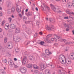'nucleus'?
I'll list each match as a JSON object with an SVG mask.
<instances>
[{
    "label": "nucleus",
    "instance_id": "3",
    "mask_svg": "<svg viewBox=\"0 0 74 74\" xmlns=\"http://www.w3.org/2000/svg\"><path fill=\"white\" fill-rule=\"evenodd\" d=\"M7 47L8 49H11L13 47L12 44L10 42H9L7 43Z\"/></svg>",
    "mask_w": 74,
    "mask_h": 74
},
{
    "label": "nucleus",
    "instance_id": "28",
    "mask_svg": "<svg viewBox=\"0 0 74 74\" xmlns=\"http://www.w3.org/2000/svg\"><path fill=\"white\" fill-rule=\"evenodd\" d=\"M49 21L51 22H52V23L55 22V21L52 18H49Z\"/></svg>",
    "mask_w": 74,
    "mask_h": 74
},
{
    "label": "nucleus",
    "instance_id": "20",
    "mask_svg": "<svg viewBox=\"0 0 74 74\" xmlns=\"http://www.w3.org/2000/svg\"><path fill=\"white\" fill-rule=\"evenodd\" d=\"M54 37L55 39H56V40H58L60 38V37H59V36H58V35H54Z\"/></svg>",
    "mask_w": 74,
    "mask_h": 74
},
{
    "label": "nucleus",
    "instance_id": "44",
    "mask_svg": "<svg viewBox=\"0 0 74 74\" xmlns=\"http://www.w3.org/2000/svg\"><path fill=\"white\" fill-rule=\"evenodd\" d=\"M25 23L26 24H29L30 23V21H25Z\"/></svg>",
    "mask_w": 74,
    "mask_h": 74
},
{
    "label": "nucleus",
    "instance_id": "53",
    "mask_svg": "<svg viewBox=\"0 0 74 74\" xmlns=\"http://www.w3.org/2000/svg\"><path fill=\"white\" fill-rule=\"evenodd\" d=\"M51 41H54V38H52L51 39Z\"/></svg>",
    "mask_w": 74,
    "mask_h": 74
},
{
    "label": "nucleus",
    "instance_id": "5",
    "mask_svg": "<svg viewBox=\"0 0 74 74\" xmlns=\"http://www.w3.org/2000/svg\"><path fill=\"white\" fill-rule=\"evenodd\" d=\"M20 71L22 73H25L27 71V69L25 68H23L22 69H20Z\"/></svg>",
    "mask_w": 74,
    "mask_h": 74
},
{
    "label": "nucleus",
    "instance_id": "1",
    "mask_svg": "<svg viewBox=\"0 0 74 74\" xmlns=\"http://www.w3.org/2000/svg\"><path fill=\"white\" fill-rule=\"evenodd\" d=\"M22 27L24 30H25L26 31L27 33H29L30 31V29L29 28H27L26 25H22Z\"/></svg>",
    "mask_w": 74,
    "mask_h": 74
},
{
    "label": "nucleus",
    "instance_id": "63",
    "mask_svg": "<svg viewBox=\"0 0 74 74\" xmlns=\"http://www.w3.org/2000/svg\"><path fill=\"white\" fill-rule=\"evenodd\" d=\"M27 11H28V9H26L25 10V12H27Z\"/></svg>",
    "mask_w": 74,
    "mask_h": 74
},
{
    "label": "nucleus",
    "instance_id": "17",
    "mask_svg": "<svg viewBox=\"0 0 74 74\" xmlns=\"http://www.w3.org/2000/svg\"><path fill=\"white\" fill-rule=\"evenodd\" d=\"M59 41H60V42H63L64 41L65 42V41H66V39H63L62 38H60V39L59 40Z\"/></svg>",
    "mask_w": 74,
    "mask_h": 74
},
{
    "label": "nucleus",
    "instance_id": "35",
    "mask_svg": "<svg viewBox=\"0 0 74 74\" xmlns=\"http://www.w3.org/2000/svg\"><path fill=\"white\" fill-rule=\"evenodd\" d=\"M52 36V35L51 34H49V35H47V38H49V37H51Z\"/></svg>",
    "mask_w": 74,
    "mask_h": 74
},
{
    "label": "nucleus",
    "instance_id": "33",
    "mask_svg": "<svg viewBox=\"0 0 74 74\" xmlns=\"http://www.w3.org/2000/svg\"><path fill=\"white\" fill-rule=\"evenodd\" d=\"M46 41H47V43H51V41L49 39H46Z\"/></svg>",
    "mask_w": 74,
    "mask_h": 74
},
{
    "label": "nucleus",
    "instance_id": "18",
    "mask_svg": "<svg viewBox=\"0 0 74 74\" xmlns=\"http://www.w3.org/2000/svg\"><path fill=\"white\" fill-rule=\"evenodd\" d=\"M50 5L51 6V9L52 10H53V11H54V10H55V8H56V7H54L53 5L52 4H51Z\"/></svg>",
    "mask_w": 74,
    "mask_h": 74
},
{
    "label": "nucleus",
    "instance_id": "41",
    "mask_svg": "<svg viewBox=\"0 0 74 74\" xmlns=\"http://www.w3.org/2000/svg\"><path fill=\"white\" fill-rule=\"evenodd\" d=\"M18 66H17V65L14 64V68H18Z\"/></svg>",
    "mask_w": 74,
    "mask_h": 74
},
{
    "label": "nucleus",
    "instance_id": "39",
    "mask_svg": "<svg viewBox=\"0 0 74 74\" xmlns=\"http://www.w3.org/2000/svg\"><path fill=\"white\" fill-rule=\"evenodd\" d=\"M3 62H4V61H5L4 62L5 63H7V60H6V59H4L3 60H2Z\"/></svg>",
    "mask_w": 74,
    "mask_h": 74
},
{
    "label": "nucleus",
    "instance_id": "2",
    "mask_svg": "<svg viewBox=\"0 0 74 74\" xmlns=\"http://www.w3.org/2000/svg\"><path fill=\"white\" fill-rule=\"evenodd\" d=\"M13 40L15 42H19L20 40H21V39L19 37H13Z\"/></svg>",
    "mask_w": 74,
    "mask_h": 74
},
{
    "label": "nucleus",
    "instance_id": "58",
    "mask_svg": "<svg viewBox=\"0 0 74 74\" xmlns=\"http://www.w3.org/2000/svg\"><path fill=\"white\" fill-rule=\"evenodd\" d=\"M11 17H12V18H14L15 17L14 16L12 15V16H11Z\"/></svg>",
    "mask_w": 74,
    "mask_h": 74
},
{
    "label": "nucleus",
    "instance_id": "26",
    "mask_svg": "<svg viewBox=\"0 0 74 74\" xmlns=\"http://www.w3.org/2000/svg\"><path fill=\"white\" fill-rule=\"evenodd\" d=\"M70 55H71L72 57H73L72 58H73V59H74V52L71 53Z\"/></svg>",
    "mask_w": 74,
    "mask_h": 74
},
{
    "label": "nucleus",
    "instance_id": "34",
    "mask_svg": "<svg viewBox=\"0 0 74 74\" xmlns=\"http://www.w3.org/2000/svg\"><path fill=\"white\" fill-rule=\"evenodd\" d=\"M8 20H9V22L10 23H11V21H12V18H11V17H10L8 18Z\"/></svg>",
    "mask_w": 74,
    "mask_h": 74
},
{
    "label": "nucleus",
    "instance_id": "19",
    "mask_svg": "<svg viewBox=\"0 0 74 74\" xmlns=\"http://www.w3.org/2000/svg\"><path fill=\"white\" fill-rule=\"evenodd\" d=\"M11 12L14 13L15 11V8L14 7H12L11 9Z\"/></svg>",
    "mask_w": 74,
    "mask_h": 74
},
{
    "label": "nucleus",
    "instance_id": "52",
    "mask_svg": "<svg viewBox=\"0 0 74 74\" xmlns=\"http://www.w3.org/2000/svg\"><path fill=\"white\" fill-rule=\"evenodd\" d=\"M3 36L2 35H0V38H3Z\"/></svg>",
    "mask_w": 74,
    "mask_h": 74
},
{
    "label": "nucleus",
    "instance_id": "48",
    "mask_svg": "<svg viewBox=\"0 0 74 74\" xmlns=\"http://www.w3.org/2000/svg\"><path fill=\"white\" fill-rule=\"evenodd\" d=\"M48 72H47V74H51V73H50V72H49V70L48 69Z\"/></svg>",
    "mask_w": 74,
    "mask_h": 74
},
{
    "label": "nucleus",
    "instance_id": "27",
    "mask_svg": "<svg viewBox=\"0 0 74 74\" xmlns=\"http://www.w3.org/2000/svg\"><path fill=\"white\" fill-rule=\"evenodd\" d=\"M4 70L3 69L0 70V74H4Z\"/></svg>",
    "mask_w": 74,
    "mask_h": 74
},
{
    "label": "nucleus",
    "instance_id": "36",
    "mask_svg": "<svg viewBox=\"0 0 74 74\" xmlns=\"http://www.w3.org/2000/svg\"><path fill=\"white\" fill-rule=\"evenodd\" d=\"M15 51L16 52H19V49H15Z\"/></svg>",
    "mask_w": 74,
    "mask_h": 74
},
{
    "label": "nucleus",
    "instance_id": "42",
    "mask_svg": "<svg viewBox=\"0 0 74 74\" xmlns=\"http://www.w3.org/2000/svg\"><path fill=\"white\" fill-rule=\"evenodd\" d=\"M28 14L29 16H32V14H31V13H30V12H28Z\"/></svg>",
    "mask_w": 74,
    "mask_h": 74
},
{
    "label": "nucleus",
    "instance_id": "50",
    "mask_svg": "<svg viewBox=\"0 0 74 74\" xmlns=\"http://www.w3.org/2000/svg\"><path fill=\"white\" fill-rule=\"evenodd\" d=\"M36 37H37V34L35 33L34 34V37L36 38Z\"/></svg>",
    "mask_w": 74,
    "mask_h": 74
},
{
    "label": "nucleus",
    "instance_id": "38",
    "mask_svg": "<svg viewBox=\"0 0 74 74\" xmlns=\"http://www.w3.org/2000/svg\"><path fill=\"white\" fill-rule=\"evenodd\" d=\"M23 19V20H26V19H27V17L25 16H24Z\"/></svg>",
    "mask_w": 74,
    "mask_h": 74
},
{
    "label": "nucleus",
    "instance_id": "4",
    "mask_svg": "<svg viewBox=\"0 0 74 74\" xmlns=\"http://www.w3.org/2000/svg\"><path fill=\"white\" fill-rule=\"evenodd\" d=\"M53 11L54 12H57L58 13L59 12H61L60 9L57 6L56 7V8H55V9H54Z\"/></svg>",
    "mask_w": 74,
    "mask_h": 74
},
{
    "label": "nucleus",
    "instance_id": "47",
    "mask_svg": "<svg viewBox=\"0 0 74 74\" xmlns=\"http://www.w3.org/2000/svg\"><path fill=\"white\" fill-rule=\"evenodd\" d=\"M64 19H69V17H68V16L65 17H64Z\"/></svg>",
    "mask_w": 74,
    "mask_h": 74
},
{
    "label": "nucleus",
    "instance_id": "13",
    "mask_svg": "<svg viewBox=\"0 0 74 74\" xmlns=\"http://www.w3.org/2000/svg\"><path fill=\"white\" fill-rule=\"evenodd\" d=\"M66 12L67 13V14H69V15H71V14H72V15H74V12H71L70 10H69L68 11H66Z\"/></svg>",
    "mask_w": 74,
    "mask_h": 74
},
{
    "label": "nucleus",
    "instance_id": "12",
    "mask_svg": "<svg viewBox=\"0 0 74 74\" xmlns=\"http://www.w3.org/2000/svg\"><path fill=\"white\" fill-rule=\"evenodd\" d=\"M65 58V57L64 55H61L59 56V59L60 60H63V59H64Z\"/></svg>",
    "mask_w": 74,
    "mask_h": 74
},
{
    "label": "nucleus",
    "instance_id": "55",
    "mask_svg": "<svg viewBox=\"0 0 74 74\" xmlns=\"http://www.w3.org/2000/svg\"><path fill=\"white\" fill-rule=\"evenodd\" d=\"M58 68H59L60 69H63V68L62 67H61V66H59L58 67Z\"/></svg>",
    "mask_w": 74,
    "mask_h": 74
},
{
    "label": "nucleus",
    "instance_id": "45",
    "mask_svg": "<svg viewBox=\"0 0 74 74\" xmlns=\"http://www.w3.org/2000/svg\"><path fill=\"white\" fill-rule=\"evenodd\" d=\"M3 13L1 12H0V16H2Z\"/></svg>",
    "mask_w": 74,
    "mask_h": 74
},
{
    "label": "nucleus",
    "instance_id": "16",
    "mask_svg": "<svg viewBox=\"0 0 74 74\" xmlns=\"http://www.w3.org/2000/svg\"><path fill=\"white\" fill-rule=\"evenodd\" d=\"M9 24H7L5 27V29L6 30H8L9 29Z\"/></svg>",
    "mask_w": 74,
    "mask_h": 74
},
{
    "label": "nucleus",
    "instance_id": "54",
    "mask_svg": "<svg viewBox=\"0 0 74 74\" xmlns=\"http://www.w3.org/2000/svg\"><path fill=\"white\" fill-rule=\"evenodd\" d=\"M66 44L67 45H69V44H70V42H66Z\"/></svg>",
    "mask_w": 74,
    "mask_h": 74
},
{
    "label": "nucleus",
    "instance_id": "46",
    "mask_svg": "<svg viewBox=\"0 0 74 74\" xmlns=\"http://www.w3.org/2000/svg\"><path fill=\"white\" fill-rule=\"evenodd\" d=\"M42 68H44V65H42V66H41V69H42Z\"/></svg>",
    "mask_w": 74,
    "mask_h": 74
},
{
    "label": "nucleus",
    "instance_id": "23",
    "mask_svg": "<svg viewBox=\"0 0 74 74\" xmlns=\"http://www.w3.org/2000/svg\"><path fill=\"white\" fill-rule=\"evenodd\" d=\"M65 62H64V60H62V62H61V63L62 64H66V63H67V61H66V59H65Z\"/></svg>",
    "mask_w": 74,
    "mask_h": 74
},
{
    "label": "nucleus",
    "instance_id": "51",
    "mask_svg": "<svg viewBox=\"0 0 74 74\" xmlns=\"http://www.w3.org/2000/svg\"><path fill=\"white\" fill-rule=\"evenodd\" d=\"M19 16L20 17V18H22V15H21V14L19 13V14H18Z\"/></svg>",
    "mask_w": 74,
    "mask_h": 74
},
{
    "label": "nucleus",
    "instance_id": "14",
    "mask_svg": "<svg viewBox=\"0 0 74 74\" xmlns=\"http://www.w3.org/2000/svg\"><path fill=\"white\" fill-rule=\"evenodd\" d=\"M10 27L12 29H15L16 27V26L14 25V24H10Z\"/></svg>",
    "mask_w": 74,
    "mask_h": 74
},
{
    "label": "nucleus",
    "instance_id": "30",
    "mask_svg": "<svg viewBox=\"0 0 74 74\" xmlns=\"http://www.w3.org/2000/svg\"><path fill=\"white\" fill-rule=\"evenodd\" d=\"M45 43L44 42V41H41V42H40L39 43V44L40 45H43L44 44V43Z\"/></svg>",
    "mask_w": 74,
    "mask_h": 74
},
{
    "label": "nucleus",
    "instance_id": "61",
    "mask_svg": "<svg viewBox=\"0 0 74 74\" xmlns=\"http://www.w3.org/2000/svg\"><path fill=\"white\" fill-rule=\"evenodd\" d=\"M39 34H40V35H42V32H40L39 33Z\"/></svg>",
    "mask_w": 74,
    "mask_h": 74
},
{
    "label": "nucleus",
    "instance_id": "21",
    "mask_svg": "<svg viewBox=\"0 0 74 74\" xmlns=\"http://www.w3.org/2000/svg\"><path fill=\"white\" fill-rule=\"evenodd\" d=\"M33 67L35 69H39V67H38V66L36 65H33Z\"/></svg>",
    "mask_w": 74,
    "mask_h": 74
},
{
    "label": "nucleus",
    "instance_id": "40",
    "mask_svg": "<svg viewBox=\"0 0 74 74\" xmlns=\"http://www.w3.org/2000/svg\"><path fill=\"white\" fill-rule=\"evenodd\" d=\"M4 23H5V21H3L2 22V26H3L4 25Z\"/></svg>",
    "mask_w": 74,
    "mask_h": 74
},
{
    "label": "nucleus",
    "instance_id": "59",
    "mask_svg": "<svg viewBox=\"0 0 74 74\" xmlns=\"http://www.w3.org/2000/svg\"><path fill=\"white\" fill-rule=\"evenodd\" d=\"M69 31V29H66V32H68V31Z\"/></svg>",
    "mask_w": 74,
    "mask_h": 74
},
{
    "label": "nucleus",
    "instance_id": "29",
    "mask_svg": "<svg viewBox=\"0 0 74 74\" xmlns=\"http://www.w3.org/2000/svg\"><path fill=\"white\" fill-rule=\"evenodd\" d=\"M64 26L65 27H66L67 28H69V25H68V24L65 23L64 24Z\"/></svg>",
    "mask_w": 74,
    "mask_h": 74
},
{
    "label": "nucleus",
    "instance_id": "11",
    "mask_svg": "<svg viewBox=\"0 0 74 74\" xmlns=\"http://www.w3.org/2000/svg\"><path fill=\"white\" fill-rule=\"evenodd\" d=\"M29 59L32 62H33L35 60V57L33 56H30L29 57Z\"/></svg>",
    "mask_w": 74,
    "mask_h": 74
},
{
    "label": "nucleus",
    "instance_id": "60",
    "mask_svg": "<svg viewBox=\"0 0 74 74\" xmlns=\"http://www.w3.org/2000/svg\"><path fill=\"white\" fill-rule=\"evenodd\" d=\"M2 31V29L1 28H0V32H1Z\"/></svg>",
    "mask_w": 74,
    "mask_h": 74
},
{
    "label": "nucleus",
    "instance_id": "15",
    "mask_svg": "<svg viewBox=\"0 0 74 74\" xmlns=\"http://www.w3.org/2000/svg\"><path fill=\"white\" fill-rule=\"evenodd\" d=\"M15 32L16 33H20V29L19 28H16L15 29Z\"/></svg>",
    "mask_w": 74,
    "mask_h": 74
},
{
    "label": "nucleus",
    "instance_id": "32",
    "mask_svg": "<svg viewBox=\"0 0 74 74\" xmlns=\"http://www.w3.org/2000/svg\"><path fill=\"white\" fill-rule=\"evenodd\" d=\"M63 72V71L61 70H59L58 73L60 74H62Z\"/></svg>",
    "mask_w": 74,
    "mask_h": 74
},
{
    "label": "nucleus",
    "instance_id": "56",
    "mask_svg": "<svg viewBox=\"0 0 74 74\" xmlns=\"http://www.w3.org/2000/svg\"><path fill=\"white\" fill-rule=\"evenodd\" d=\"M36 10L37 11H38V8H36Z\"/></svg>",
    "mask_w": 74,
    "mask_h": 74
},
{
    "label": "nucleus",
    "instance_id": "25",
    "mask_svg": "<svg viewBox=\"0 0 74 74\" xmlns=\"http://www.w3.org/2000/svg\"><path fill=\"white\" fill-rule=\"evenodd\" d=\"M16 10L17 12L18 13L21 12V9L19 8H16Z\"/></svg>",
    "mask_w": 74,
    "mask_h": 74
},
{
    "label": "nucleus",
    "instance_id": "43",
    "mask_svg": "<svg viewBox=\"0 0 74 74\" xmlns=\"http://www.w3.org/2000/svg\"><path fill=\"white\" fill-rule=\"evenodd\" d=\"M38 71H37V70H35L34 71L35 73L36 74H37V73H38Z\"/></svg>",
    "mask_w": 74,
    "mask_h": 74
},
{
    "label": "nucleus",
    "instance_id": "31",
    "mask_svg": "<svg viewBox=\"0 0 74 74\" xmlns=\"http://www.w3.org/2000/svg\"><path fill=\"white\" fill-rule=\"evenodd\" d=\"M7 12L8 14H11L12 12H11L10 10H9L7 11Z\"/></svg>",
    "mask_w": 74,
    "mask_h": 74
},
{
    "label": "nucleus",
    "instance_id": "8",
    "mask_svg": "<svg viewBox=\"0 0 74 74\" xmlns=\"http://www.w3.org/2000/svg\"><path fill=\"white\" fill-rule=\"evenodd\" d=\"M8 63L10 66L11 67H12L14 66V62L10 60L8 62Z\"/></svg>",
    "mask_w": 74,
    "mask_h": 74
},
{
    "label": "nucleus",
    "instance_id": "7",
    "mask_svg": "<svg viewBox=\"0 0 74 74\" xmlns=\"http://www.w3.org/2000/svg\"><path fill=\"white\" fill-rule=\"evenodd\" d=\"M26 59H27V57L26 56H25L23 58V60L22 61L23 64H26Z\"/></svg>",
    "mask_w": 74,
    "mask_h": 74
},
{
    "label": "nucleus",
    "instance_id": "62",
    "mask_svg": "<svg viewBox=\"0 0 74 74\" xmlns=\"http://www.w3.org/2000/svg\"><path fill=\"white\" fill-rule=\"evenodd\" d=\"M62 1L63 2H65V3L66 2V0H62Z\"/></svg>",
    "mask_w": 74,
    "mask_h": 74
},
{
    "label": "nucleus",
    "instance_id": "6",
    "mask_svg": "<svg viewBox=\"0 0 74 74\" xmlns=\"http://www.w3.org/2000/svg\"><path fill=\"white\" fill-rule=\"evenodd\" d=\"M47 29L49 30H54V27L53 26H52L51 27V26L49 27L47 26Z\"/></svg>",
    "mask_w": 74,
    "mask_h": 74
},
{
    "label": "nucleus",
    "instance_id": "24",
    "mask_svg": "<svg viewBox=\"0 0 74 74\" xmlns=\"http://www.w3.org/2000/svg\"><path fill=\"white\" fill-rule=\"evenodd\" d=\"M27 66L28 68H31V67H32V64H29L27 65Z\"/></svg>",
    "mask_w": 74,
    "mask_h": 74
},
{
    "label": "nucleus",
    "instance_id": "37",
    "mask_svg": "<svg viewBox=\"0 0 74 74\" xmlns=\"http://www.w3.org/2000/svg\"><path fill=\"white\" fill-rule=\"evenodd\" d=\"M7 38H5L4 39V42L6 43L7 42Z\"/></svg>",
    "mask_w": 74,
    "mask_h": 74
},
{
    "label": "nucleus",
    "instance_id": "22",
    "mask_svg": "<svg viewBox=\"0 0 74 74\" xmlns=\"http://www.w3.org/2000/svg\"><path fill=\"white\" fill-rule=\"evenodd\" d=\"M66 63L67 64H71V60H68V62H66Z\"/></svg>",
    "mask_w": 74,
    "mask_h": 74
},
{
    "label": "nucleus",
    "instance_id": "64",
    "mask_svg": "<svg viewBox=\"0 0 74 74\" xmlns=\"http://www.w3.org/2000/svg\"><path fill=\"white\" fill-rule=\"evenodd\" d=\"M25 15H27L28 16V17H29V15L28 14H27V13H25Z\"/></svg>",
    "mask_w": 74,
    "mask_h": 74
},
{
    "label": "nucleus",
    "instance_id": "49",
    "mask_svg": "<svg viewBox=\"0 0 74 74\" xmlns=\"http://www.w3.org/2000/svg\"><path fill=\"white\" fill-rule=\"evenodd\" d=\"M22 15H24V10H23L22 12Z\"/></svg>",
    "mask_w": 74,
    "mask_h": 74
},
{
    "label": "nucleus",
    "instance_id": "9",
    "mask_svg": "<svg viewBox=\"0 0 74 74\" xmlns=\"http://www.w3.org/2000/svg\"><path fill=\"white\" fill-rule=\"evenodd\" d=\"M45 53L47 55H51V54H52V53L50 52L48 49H47L45 50Z\"/></svg>",
    "mask_w": 74,
    "mask_h": 74
},
{
    "label": "nucleus",
    "instance_id": "57",
    "mask_svg": "<svg viewBox=\"0 0 74 74\" xmlns=\"http://www.w3.org/2000/svg\"><path fill=\"white\" fill-rule=\"evenodd\" d=\"M14 60L15 61H16V60H17V59H16V58H14Z\"/></svg>",
    "mask_w": 74,
    "mask_h": 74
},
{
    "label": "nucleus",
    "instance_id": "10",
    "mask_svg": "<svg viewBox=\"0 0 74 74\" xmlns=\"http://www.w3.org/2000/svg\"><path fill=\"white\" fill-rule=\"evenodd\" d=\"M43 5L44 6V7H42L43 10L45 9L44 8H45V9L47 8L48 10H50V8H49V7H48L45 3H43Z\"/></svg>",
    "mask_w": 74,
    "mask_h": 74
}]
</instances>
